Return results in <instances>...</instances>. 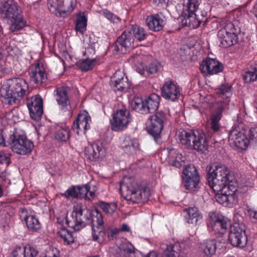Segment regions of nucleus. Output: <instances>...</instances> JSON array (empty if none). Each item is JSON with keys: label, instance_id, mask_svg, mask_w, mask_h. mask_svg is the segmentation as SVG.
I'll use <instances>...</instances> for the list:
<instances>
[{"label": "nucleus", "instance_id": "23", "mask_svg": "<svg viewBox=\"0 0 257 257\" xmlns=\"http://www.w3.org/2000/svg\"><path fill=\"white\" fill-rule=\"evenodd\" d=\"M227 104L225 102H220L211 115V130L217 132L220 128L219 121L222 117L223 112L226 111Z\"/></svg>", "mask_w": 257, "mask_h": 257}, {"label": "nucleus", "instance_id": "10", "mask_svg": "<svg viewBox=\"0 0 257 257\" xmlns=\"http://www.w3.org/2000/svg\"><path fill=\"white\" fill-rule=\"evenodd\" d=\"M237 186L231 185L222 187L220 190L216 191L215 199L217 202L225 206L231 207L237 202L236 192Z\"/></svg>", "mask_w": 257, "mask_h": 257}, {"label": "nucleus", "instance_id": "35", "mask_svg": "<svg viewBox=\"0 0 257 257\" xmlns=\"http://www.w3.org/2000/svg\"><path fill=\"white\" fill-rule=\"evenodd\" d=\"M159 65L157 63H151L146 67L141 64L137 68V71L141 75L144 76H149L150 74H153L156 73L158 70Z\"/></svg>", "mask_w": 257, "mask_h": 257}, {"label": "nucleus", "instance_id": "64", "mask_svg": "<svg viewBox=\"0 0 257 257\" xmlns=\"http://www.w3.org/2000/svg\"><path fill=\"white\" fill-rule=\"evenodd\" d=\"M5 69V62H4V61L0 60V72H4Z\"/></svg>", "mask_w": 257, "mask_h": 257}, {"label": "nucleus", "instance_id": "58", "mask_svg": "<svg viewBox=\"0 0 257 257\" xmlns=\"http://www.w3.org/2000/svg\"><path fill=\"white\" fill-rule=\"evenodd\" d=\"M20 217L22 220H24L26 222L30 216L28 215L27 210L25 209H21V212L20 213Z\"/></svg>", "mask_w": 257, "mask_h": 257}, {"label": "nucleus", "instance_id": "46", "mask_svg": "<svg viewBox=\"0 0 257 257\" xmlns=\"http://www.w3.org/2000/svg\"><path fill=\"white\" fill-rule=\"evenodd\" d=\"M70 137L69 130L68 127L61 128L55 134V138L58 140L66 142Z\"/></svg>", "mask_w": 257, "mask_h": 257}, {"label": "nucleus", "instance_id": "25", "mask_svg": "<svg viewBox=\"0 0 257 257\" xmlns=\"http://www.w3.org/2000/svg\"><path fill=\"white\" fill-rule=\"evenodd\" d=\"M191 148L202 152H205L208 150V143L205 135L203 132L195 131Z\"/></svg>", "mask_w": 257, "mask_h": 257}, {"label": "nucleus", "instance_id": "20", "mask_svg": "<svg viewBox=\"0 0 257 257\" xmlns=\"http://www.w3.org/2000/svg\"><path fill=\"white\" fill-rule=\"evenodd\" d=\"M91 119L87 112L84 111L78 115L72 126V128L77 135L80 133L85 134L90 128Z\"/></svg>", "mask_w": 257, "mask_h": 257}, {"label": "nucleus", "instance_id": "22", "mask_svg": "<svg viewBox=\"0 0 257 257\" xmlns=\"http://www.w3.org/2000/svg\"><path fill=\"white\" fill-rule=\"evenodd\" d=\"M146 23L150 30L159 31L166 24L165 17L161 13L152 15L147 17Z\"/></svg>", "mask_w": 257, "mask_h": 257}, {"label": "nucleus", "instance_id": "13", "mask_svg": "<svg viewBox=\"0 0 257 257\" xmlns=\"http://www.w3.org/2000/svg\"><path fill=\"white\" fill-rule=\"evenodd\" d=\"M47 5L52 13L65 17L73 11L76 4H72L70 0H48Z\"/></svg>", "mask_w": 257, "mask_h": 257}, {"label": "nucleus", "instance_id": "32", "mask_svg": "<svg viewBox=\"0 0 257 257\" xmlns=\"http://www.w3.org/2000/svg\"><path fill=\"white\" fill-rule=\"evenodd\" d=\"M195 132L182 130L179 132L178 138L180 142L187 148H191Z\"/></svg>", "mask_w": 257, "mask_h": 257}, {"label": "nucleus", "instance_id": "60", "mask_svg": "<svg viewBox=\"0 0 257 257\" xmlns=\"http://www.w3.org/2000/svg\"><path fill=\"white\" fill-rule=\"evenodd\" d=\"M119 231L121 232H130L131 229L130 227L126 224H122L118 229Z\"/></svg>", "mask_w": 257, "mask_h": 257}, {"label": "nucleus", "instance_id": "41", "mask_svg": "<svg viewBox=\"0 0 257 257\" xmlns=\"http://www.w3.org/2000/svg\"><path fill=\"white\" fill-rule=\"evenodd\" d=\"M28 228L33 231H37L41 228V225L37 218L33 215L30 216L26 221Z\"/></svg>", "mask_w": 257, "mask_h": 257}, {"label": "nucleus", "instance_id": "30", "mask_svg": "<svg viewBox=\"0 0 257 257\" xmlns=\"http://www.w3.org/2000/svg\"><path fill=\"white\" fill-rule=\"evenodd\" d=\"M160 97L156 94H151L145 100L146 113L156 111L159 105Z\"/></svg>", "mask_w": 257, "mask_h": 257}, {"label": "nucleus", "instance_id": "26", "mask_svg": "<svg viewBox=\"0 0 257 257\" xmlns=\"http://www.w3.org/2000/svg\"><path fill=\"white\" fill-rule=\"evenodd\" d=\"M69 90L68 87L62 86L58 88L56 90V100L60 106L61 109L64 111L68 110L70 108V102L67 95Z\"/></svg>", "mask_w": 257, "mask_h": 257}, {"label": "nucleus", "instance_id": "55", "mask_svg": "<svg viewBox=\"0 0 257 257\" xmlns=\"http://www.w3.org/2000/svg\"><path fill=\"white\" fill-rule=\"evenodd\" d=\"M249 141L257 142V126L250 128L249 133Z\"/></svg>", "mask_w": 257, "mask_h": 257}, {"label": "nucleus", "instance_id": "50", "mask_svg": "<svg viewBox=\"0 0 257 257\" xmlns=\"http://www.w3.org/2000/svg\"><path fill=\"white\" fill-rule=\"evenodd\" d=\"M77 186H73L69 188L64 193H62V196L67 198H78Z\"/></svg>", "mask_w": 257, "mask_h": 257}, {"label": "nucleus", "instance_id": "24", "mask_svg": "<svg viewBox=\"0 0 257 257\" xmlns=\"http://www.w3.org/2000/svg\"><path fill=\"white\" fill-rule=\"evenodd\" d=\"M114 80H111L110 85L114 91H123L129 87L127 78L124 77V74L121 71H117L114 74Z\"/></svg>", "mask_w": 257, "mask_h": 257}, {"label": "nucleus", "instance_id": "63", "mask_svg": "<svg viewBox=\"0 0 257 257\" xmlns=\"http://www.w3.org/2000/svg\"><path fill=\"white\" fill-rule=\"evenodd\" d=\"M154 2L158 5L160 4H167L169 0H154Z\"/></svg>", "mask_w": 257, "mask_h": 257}, {"label": "nucleus", "instance_id": "9", "mask_svg": "<svg viewBox=\"0 0 257 257\" xmlns=\"http://www.w3.org/2000/svg\"><path fill=\"white\" fill-rule=\"evenodd\" d=\"M207 181L209 186L214 191H218L222 188V182L221 181V174L223 173L221 169V164L212 163L207 166Z\"/></svg>", "mask_w": 257, "mask_h": 257}, {"label": "nucleus", "instance_id": "19", "mask_svg": "<svg viewBox=\"0 0 257 257\" xmlns=\"http://www.w3.org/2000/svg\"><path fill=\"white\" fill-rule=\"evenodd\" d=\"M200 69L203 73L211 75L222 72L223 65L215 59L208 58L203 61Z\"/></svg>", "mask_w": 257, "mask_h": 257}, {"label": "nucleus", "instance_id": "14", "mask_svg": "<svg viewBox=\"0 0 257 257\" xmlns=\"http://www.w3.org/2000/svg\"><path fill=\"white\" fill-rule=\"evenodd\" d=\"M131 121L130 111L126 109L117 110L110 119L111 129L114 131H119L125 128Z\"/></svg>", "mask_w": 257, "mask_h": 257}, {"label": "nucleus", "instance_id": "51", "mask_svg": "<svg viewBox=\"0 0 257 257\" xmlns=\"http://www.w3.org/2000/svg\"><path fill=\"white\" fill-rule=\"evenodd\" d=\"M77 188L78 198H85L90 200V198L88 195V193L90 189V187L88 185L86 184L82 186H77Z\"/></svg>", "mask_w": 257, "mask_h": 257}, {"label": "nucleus", "instance_id": "49", "mask_svg": "<svg viewBox=\"0 0 257 257\" xmlns=\"http://www.w3.org/2000/svg\"><path fill=\"white\" fill-rule=\"evenodd\" d=\"M99 206L103 211L109 214H112L114 212L117 208L116 204L114 203H107L101 202L99 203Z\"/></svg>", "mask_w": 257, "mask_h": 257}, {"label": "nucleus", "instance_id": "57", "mask_svg": "<svg viewBox=\"0 0 257 257\" xmlns=\"http://www.w3.org/2000/svg\"><path fill=\"white\" fill-rule=\"evenodd\" d=\"M119 232L118 228H115L110 230L107 231V238L108 239H113L116 237V235Z\"/></svg>", "mask_w": 257, "mask_h": 257}, {"label": "nucleus", "instance_id": "52", "mask_svg": "<svg viewBox=\"0 0 257 257\" xmlns=\"http://www.w3.org/2000/svg\"><path fill=\"white\" fill-rule=\"evenodd\" d=\"M106 19L110 21L118 23L120 22V19L117 16L114 15L113 13L107 10V9L102 10L100 12Z\"/></svg>", "mask_w": 257, "mask_h": 257}, {"label": "nucleus", "instance_id": "34", "mask_svg": "<svg viewBox=\"0 0 257 257\" xmlns=\"http://www.w3.org/2000/svg\"><path fill=\"white\" fill-rule=\"evenodd\" d=\"M199 248L206 256L211 257L216 252V242L213 240H207L201 243Z\"/></svg>", "mask_w": 257, "mask_h": 257}, {"label": "nucleus", "instance_id": "36", "mask_svg": "<svg viewBox=\"0 0 257 257\" xmlns=\"http://www.w3.org/2000/svg\"><path fill=\"white\" fill-rule=\"evenodd\" d=\"M181 252L180 245L175 243L167 245L163 251V257H179Z\"/></svg>", "mask_w": 257, "mask_h": 257}, {"label": "nucleus", "instance_id": "43", "mask_svg": "<svg viewBox=\"0 0 257 257\" xmlns=\"http://www.w3.org/2000/svg\"><path fill=\"white\" fill-rule=\"evenodd\" d=\"M216 92L222 98H229L232 94L231 86L228 84H222L219 87L216 88Z\"/></svg>", "mask_w": 257, "mask_h": 257}, {"label": "nucleus", "instance_id": "5", "mask_svg": "<svg viewBox=\"0 0 257 257\" xmlns=\"http://www.w3.org/2000/svg\"><path fill=\"white\" fill-rule=\"evenodd\" d=\"M240 32V28L235 23H229L218 31L217 36L222 46L227 48L237 43Z\"/></svg>", "mask_w": 257, "mask_h": 257}, {"label": "nucleus", "instance_id": "16", "mask_svg": "<svg viewBox=\"0 0 257 257\" xmlns=\"http://www.w3.org/2000/svg\"><path fill=\"white\" fill-rule=\"evenodd\" d=\"M208 225L209 227H211L215 232L224 234L226 231L228 227L231 225L230 221L224 216L214 214L210 216Z\"/></svg>", "mask_w": 257, "mask_h": 257}, {"label": "nucleus", "instance_id": "6", "mask_svg": "<svg viewBox=\"0 0 257 257\" xmlns=\"http://www.w3.org/2000/svg\"><path fill=\"white\" fill-rule=\"evenodd\" d=\"M245 131L242 123L235 124L230 131L228 136L230 146L241 149H245L248 145L249 141L245 135Z\"/></svg>", "mask_w": 257, "mask_h": 257}, {"label": "nucleus", "instance_id": "11", "mask_svg": "<svg viewBox=\"0 0 257 257\" xmlns=\"http://www.w3.org/2000/svg\"><path fill=\"white\" fill-rule=\"evenodd\" d=\"M165 120V113L162 111H158L149 118L148 121V132L154 137L156 142H158L160 139Z\"/></svg>", "mask_w": 257, "mask_h": 257}, {"label": "nucleus", "instance_id": "54", "mask_svg": "<svg viewBox=\"0 0 257 257\" xmlns=\"http://www.w3.org/2000/svg\"><path fill=\"white\" fill-rule=\"evenodd\" d=\"M25 248V257H35L37 256L38 252L35 247L29 246H26Z\"/></svg>", "mask_w": 257, "mask_h": 257}, {"label": "nucleus", "instance_id": "1", "mask_svg": "<svg viewBox=\"0 0 257 257\" xmlns=\"http://www.w3.org/2000/svg\"><path fill=\"white\" fill-rule=\"evenodd\" d=\"M120 190L124 199L133 203H145L151 195L150 190L141 182L126 178L120 185Z\"/></svg>", "mask_w": 257, "mask_h": 257}, {"label": "nucleus", "instance_id": "37", "mask_svg": "<svg viewBox=\"0 0 257 257\" xmlns=\"http://www.w3.org/2000/svg\"><path fill=\"white\" fill-rule=\"evenodd\" d=\"M30 78L35 83H43L46 80V75L42 69L38 67L31 71Z\"/></svg>", "mask_w": 257, "mask_h": 257}, {"label": "nucleus", "instance_id": "28", "mask_svg": "<svg viewBox=\"0 0 257 257\" xmlns=\"http://www.w3.org/2000/svg\"><path fill=\"white\" fill-rule=\"evenodd\" d=\"M161 157L167 161L171 165L176 167H180L181 166V163L178 159V154L174 149H164L161 152Z\"/></svg>", "mask_w": 257, "mask_h": 257}, {"label": "nucleus", "instance_id": "18", "mask_svg": "<svg viewBox=\"0 0 257 257\" xmlns=\"http://www.w3.org/2000/svg\"><path fill=\"white\" fill-rule=\"evenodd\" d=\"M31 117L38 120L41 117L43 112V100L38 95L31 97V100L27 103Z\"/></svg>", "mask_w": 257, "mask_h": 257}, {"label": "nucleus", "instance_id": "47", "mask_svg": "<svg viewBox=\"0 0 257 257\" xmlns=\"http://www.w3.org/2000/svg\"><path fill=\"white\" fill-rule=\"evenodd\" d=\"M182 178H191L194 177H199L196 168L193 165H188L183 172Z\"/></svg>", "mask_w": 257, "mask_h": 257}, {"label": "nucleus", "instance_id": "7", "mask_svg": "<svg viewBox=\"0 0 257 257\" xmlns=\"http://www.w3.org/2000/svg\"><path fill=\"white\" fill-rule=\"evenodd\" d=\"M245 227L242 223H234L230 225L228 240L235 247L243 248L246 245Z\"/></svg>", "mask_w": 257, "mask_h": 257}, {"label": "nucleus", "instance_id": "59", "mask_svg": "<svg viewBox=\"0 0 257 257\" xmlns=\"http://www.w3.org/2000/svg\"><path fill=\"white\" fill-rule=\"evenodd\" d=\"M248 212L250 218H252V221L253 222H257V211L249 209Z\"/></svg>", "mask_w": 257, "mask_h": 257}, {"label": "nucleus", "instance_id": "3", "mask_svg": "<svg viewBox=\"0 0 257 257\" xmlns=\"http://www.w3.org/2000/svg\"><path fill=\"white\" fill-rule=\"evenodd\" d=\"M200 3L201 0H187L184 6L187 13H185L184 17L180 18L183 26L195 29L198 28L201 23H205L207 20V13L199 8Z\"/></svg>", "mask_w": 257, "mask_h": 257}, {"label": "nucleus", "instance_id": "12", "mask_svg": "<svg viewBox=\"0 0 257 257\" xmlns=\"http://www.w3.org/2000/svg\"><path fill=\"white\" fill-rule=\"evenodd\" d=\"M103 220L101 213L98 209L92 212L91 228L93 239L101 241L107 237V231L104 228Z\"/></svg>", "mask_w": 257, "mask_h": 257}, {"label": "nucleus", "instance_id": "8", "mask_svg": "<svg viewBox=\"0 0 257 257\" xmlns=\"http://www.w3.org/2000/svg\"><path fill=\"white\" fill-rule=\"evenodd\" d=\"M9 143L14 152L20 155H25L30 153L34 147L32 142L27 139L24 135L17 133L10 137Z\"/></svg>", "mask_w": 257, "mask_h": 257}, {"label": "nucleus", "instance_id": "62", "mask_svg": "<svg viewBox=\"0 0 257 257\" xmlns=\"http://www.w3.org/2000/svg\"><path fill=\"white\" fill-rule=\"evenodd\" d=\"M94 53H95V50L94 49V48L93 47H91L87 48L85 52V54H91V53L94 54Z\"/></svg>", "mask_w": 257, "mask_h": 257}, {"label": "nucleus", "instance_id": "38", "mask_svg": "<svg viewBox=\"0 0 257 257\" xmlns=\"http://www.w3.org/2000/svg\"><path fill=\"white\" fill-rule=\"evenodd\" d=\"M96 61L97 60L95 58L92 59L86 58L79 60L76 63V65L81 71H87L93 68Z\"/></svg>", "mask_w": 257, "mask_h": 257}, {"label": "nucleus", "instance_id": "48", "mask_svg": "<svg viewBox=\"0 0 257 257\" xmlns=\"http://www.w3.org/2000/svg\"><path fill=\"white\" fill-rule=\"evenodd\" d=\"M59 233L65 243L70 244L74 242L73 235L72 232L68 230L62 229L59 231Z\"/></svg>", "mask_w": 257, "mask_h": 257}, {"label": "nucleus", "instance_id": "45", "mask_svg": "<svg viewBox=\"0 0 257 257\" xmlns=\"http://www.w3.org/2000/svg\"><path fill=\"white\" fill-rule=\"evenodd\" d=\"M243 78L246 82H250L257 79V64L251 66L249 70L243 75Z\"/></svg>", "mask_w": 257, "mask_h": 257}, {"label": "nucleus", "instance_id": "53", "mask_svg": "<svg viewBox=\"0 0 257 257\" xmlns=\"http://www.w3.org/2000/svg\"><path fill=\"white\" fill-rule=\"evenodd\" d=\"M26 253L25 247H17L12 252L13 257H25Z\"/></svg>", "mask_w": 257, "mask_h": 257}, {"label": "nucleus", "instance_id": "15", "mask_svg": "<svg viewBox=\"0 0 257 257\" xmlns=\"http://www.w3.org/2000/svg\"><path fill=\"white\" fill-rule=\"evenodd\" d=\"M134 38L131 32L124 31L111 46L114 53L125 54L133 43Z\"/></svg>", "mask_w": 257, "mask_h": 257}, {"label": "nucleus", "instance_id": "61", "mask_svg": "<svg viewBox=\"0 0 257 257\" xmlns=\"http://www.w3.org/2000/svg\"><path fill=\"white\" fill-rule=\"evenodd\" d=\"M5 138L2 131L0 130V146H6Z\"/></svg>", "mask_w": 257, "mask_h": 257}, {"label": "nucleus", "instance_id": "56", "mask_svg": "<svg viewBox=\"0 0 257 257\" xmlns=\"http://www.w3.org/2000/svg\"><path fill=\"white\" fill-rule=\"evenodd\" d=\"M10 154L5 152H0V163H6L9 165L10 161Z\"/></svg>", "mask_w": 257, "mask_h": 257}, {"label": "nucleus", "instance_id": "33", "mask_svg": "<svg viewBox=\"0 0 257 257\" xmlns=\"http://www.w3.org/2000/svg\"><path fill=\"white\" fill-rule=\"evenodd\" d=\"M124 152L129 154H133L140 150V144L139 141L135 138L126 139L124 145L122 147Z\"/></svg>", "mask_w": 257, "mask_h": 257}, {"label": "nucleus", "instance_id": "39", "mask_svg": "<svg viewBox=\"0 0 257 257\" xmlns=\"http://www.w3.org/2000/svg\"><path fill=\"white\" fill-rule=\"evenodd\" d=\"M132 109L141 113L146 114V109L145 105V100L139 97H135L131 102Z\"/></svg>", "mask_w": 257, "mask_h": 257}, {"label": "nucleus", "instance_id": "44", "mask_svg": "<svg viewBox=\"0 0 257 257\" xmlns=\"http://www.w3.org/2000/svg\"><path fill=\"white\" fill-rule=\"evenodd\" d=\"M182 179L185 188L191 190L195 189L200 181V177H194L191 178H182Z\"/></svg>", "mask_w": 257, "mask_h": 257}, {"label": "nucleus", "instance_id": "21", "mask_svg": "<svg viewBox=\"0 0 257 257\" xmlns=\"http://www.w3.org/2000/svg\"><path fill=\"white\" fill-rule=\"evenodd\" d=\"M84 153L88 157L89 159L96 160L97 159L102 158L104 157L105 150L103 147L101 143L96 142L92 144L88 145L85 147Z\"/></svg>", "mask_w": 257, "mask_h": 257}, {"label": "nucleus", "instance_id": "42", "mask_svg": "<svg viewBox=\"0 0 257 257\" xmlns=\"http://www.w3.org/2000/svg\"><path fill=\"white\" fill-rule=\"evenodd\" d=\"M130 32H132L133 37H134L140 41H143L145 39L146 33L144 28L139 26H132Z\"/></svg>", "mask_w": 257, "mask_h": 257}, {"label": "nucleus", "instance_id": "4", "mask_svg": "<svg viewBox=\"0 0 257 257\" xmlns=\"http://www.w3.org/2000/svg\"><path fill=\"white\" fill-rule=\"evenodd\" d=\"M66 224L68 227L78 231L88 224L91 225L92 217L87 209L77 204L74 205L71 215L66 217Z\"/></svg>", "mask_w": 257, "mask_h": 257}, {"label": "nucleus", "instance_id": "31", "mask_svg": "<svg viewBox=\"0 0 257 257\" xmlns=\"http://www.w3.org/2000/svg\"><path fill=\"white\" fill-rule=\"evenodd\" d=\"M135 248L130 242L120 244L116 257H135Z\"/></svg>", "mask_w": 257, "mask_h": 257}, {"label": "nucleus", "instance_id": "27", "mask_svg": "<svg viewBox=\"0 0 257 257\" xmlns=\"http://www.w3.org/2000/svg\"><path fill=\"white\" fill-rule=\"evenodd\" d=\"M185 211L187 212L185 219L188 223L194 226L200 223L202 220V214L198 208L189 207L185 209Z\"/></svg>", "mask_w": 257, "mask_h": 257}, {"label": "nucleus", "instance_id": "40", "mask_svg": "<svg viewBox=\"0 0 257 257\" xmlns=\"http://www.w3.org/2000/svg\"><path fill=\"white\" fill-rule=\"evenodd\" d=\"M87 19L84 13L78 14L77 16L76 30L81 33L86 30Z\"/></svg>", "mask_w": 257, "mask_h": 257}, {"label": "nucleus", "instance_id": "2", "mask_svg": "<svg viewBox=\"0 0 257 257\" xmlns=\"http://www.w3.org/2000/svg\"><path fill=\"white\" fill-rule=\"evenodd\" d=\"M29 85L25 79L14 77L6 80L0 89V95L10 104L22 98L28 91Z\"/></svg>", "mask_w": 257, "mask_h": 257}, {"label": "nucleus", "instance_id": "29", "mask_svg": "<svg viewBox=\"0 0 257 257\" xmlns=\"http://www.w3.org/2000/svg\"><path fill=\"white\" fill-rule=\"evenodd\" d=\"M221 169H222L224 172L223 173L221 174V181L222 182L223 187L231 185L238 186L234 175L230 174V171L226 166L221 164Z\"/></svg>", "mask_w": 257, "mask_h": 257}, {"label": "nucleus", "instance_id": "17", "mask_svg": "<svg viewBox=\"0 0 257 257\" xmlns=\"http://www.w3.org/2000/svg\"><path fill=\"white\" fill-rule=\"evenodd\" d=\"M181 88L174 81L169 80L166 81L162 89V95L166 99L175 101L181 94Z\"/></svg>", "mask_w": 257, "mask_h": 257}]
</instances>
